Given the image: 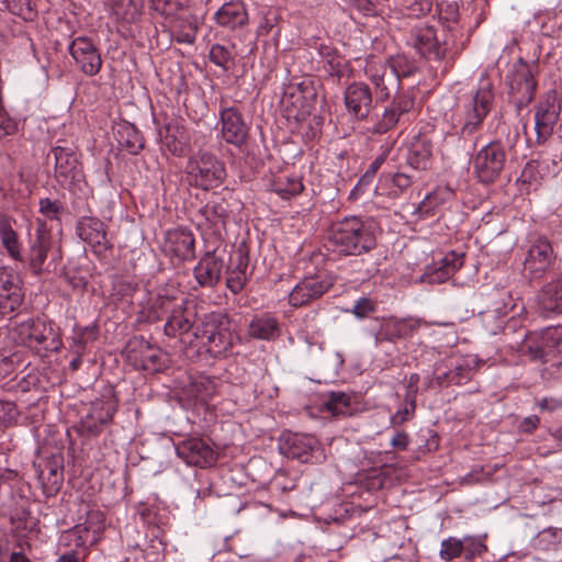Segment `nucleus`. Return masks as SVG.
Masks as SVG:
<instances>
[{
	"mask_svg": "<svg viewBox=\"0 0 562 562\" xmlns=\"http://www.w3.org/2000/svg\"><path fill=\"white\" fill-rule=\"evenodd\" d=\"M328 239L335 251L346 256H359L375 246L371 226L355 216L334 223Z\"/></svg>",
	"mask_w": 562,
	"mask_h": 562,
	"instance_id": "f257e3e1",
	"label": "nucleus"
},
{
	"mask_svg": "<svg viewBox=\"0 0 562 562\" xmlns=\"http://www.w3.org/2000/svg\"><path fill=\"white\" fill-rule=\"evenodd\" d=\"M405 58L392 56L385 63L370 60L366 67V75L374 86L376 97L380 101H386L392 92L401 87V77L407 72L402 69Z\"/></svg>",
	"mask_w": 562,
	"mask_h": 562,
	"instance_id": "f03ea898",
	"label": "nucleus"
},
{
	"mask_svg": "<svg viewBox=\"0 0 562 562\" xmlns=\"http://www.w3.org/2000/svg\"><path fill=\"white\" fill-rule=\"evenodd\" d=\"M538 72L539 65L537 61L526 63L522 58H519L514 64L508 76V86L509 95L518 110H521L533 100L537 90L536 76Z\"/></svg>",
	"mask_w": 562,
	"mask_h": 562,
	"instance_id": "7ed1b4c3",
	"label": "nucleus"
},
{
	"mask_svg": "<svg viewBox=\"0 0 562 562\" xmlns=\"http://www.w3.org/2000/svg\"><path fill=\"white\" fill-rule=\"evenodd\" d=\"M186 170L193 183L204 190L217 188L226 177L224 162L206 151L191 156Z\"/></svg>",
	"mask_w": 562,
	"mask_h": 562,
	"instance_id": "20e7f679",
	"label": "nucleus"
},
{
	"mask_svg": "<svg viewBox=\"0 0 562 562\" xmlns=\"http://www.w3.org/2000/svg\"><path fill=\"white\" fill-rule=\"evenodd\" d=\"M494 98L493 83L488 78H482L477 90L465 105L464 123L461 128L463 136L472 135L481 127L493 106Z\"/></svg>",
	"mask_w": 562,
	"mask_h": 562,
	"instance_id": "39448f33",
	"label": "nucleus"
},
{
	"mask_svg": "<svg viewBox=\"0 0 562 562\" xmlns=\"http://www.w3.org/2000/svg\"><path fill=\"white\" fill-rule=\"evenodd\" d=\"M507 153L499 140L483 146L473 157L472 166L475 177L482 183H492L501 175L506 162Z\"/></svg>",
	"mask_w": 562,
	"mask_h": 562,
	"instance_id": "423d86ee",
	"label": "nucleus"
},
{
	"mask_svg": "<svg viewBox=\"0 0 562 562\" xmlns=\"http://www.w3.org/2000/svg\"><path fill=\"white\" fill-rule=\"evenodd\" d=\"M12 338L22 346L34 351H59L60 341L55 329L44 322L21 324L12 333Z\"/></svg>",
	"mask_w": 562,
	"mask_h": 562,
	"instance_id": "0eeeda50",
	"label": "nucleus"
},
{
	"mask_svg": "<svg viewBox=\"0 0 562 562\" xmlns=\"http://www.w3.org/2000/svg\"><path fill=\"white\" fill-rule=\"evenodd\" d=\"M555 261V252L551 243L539 237L535 239L524 260V270L532 280L541 279L553 266Z\"/></svg>",
	"mask_w": 562,
	"mask_h": 562,
	"instance_id": "6e6552de",
	"label": "nucleus"
},
{
	"mask_svg": "<svg viewBox=\"0 0 562 562\" xmlns=\"http://www.w3.org/2000/svg\"><path fill=\"white\" fill-rule=\"evenodd\" d=\"M55 159V178L64 188H70L83 178L81 166L76 153L66 146L52 149Z\"/></svg>",
	"mask_w": 562,
	"mask_h": 562,
	"instance_id": "1a4fd4ad",
	"label": "nucleus"
},
{
	"mask_svg": "<svg viewBox=\"0 0 562 562\" xmlns=\"http://www.w3.org/2000/svg\"><path fill=\"white\" fill-rule=\"evenodd\" d=\"M69 54L86 76H95L102 67V58L93 42L85 36L76 37L69 45Z\"/></svg>",
	"mask_w": 562,
	"mask_h": 562,
	"instance_id": "9d476101",
	"label": "nucleus"
},
{
	"mask_svg": "<svg viewBox=\"0 0 562 562\" xmlns=\"http://www.w3.org/2000/svg\"><path fill=\"white\" fill-rule=\"evenodd\" d=\"M157 304L164 313L168 314L165 325V331L168 335L187 333L191 328L193 314L188 311L184 300L159 297Z\"/></svg>",
	"mask_w": 562,
	"mask_h": 562,
	"instance_id": "9b49d317",
	"label": "nucleus"
},
{
	"mask_svg": "<svg viewBox=\"0 0 562 562\" xmlns=\"http://www.w3.org/2000/svg\"><path fill=\"white\" fill-rule=\"evenodd\" d=\"M221 133L224 140L236 147L247 143L249 127L241 113L234 106L223 108L220 112Z\"/></svg>",
	"mask_w": 562,
	"mask_h": 562,
	"instance_id": "f8f14e48",
	"label": "nucleus"
},
{
	"mask_svg": "<svg viewBox=\"0 0 562 562\" xmlns=\"http://www.w3.org/2000/svg\"><path fill=\"white\" fill-rule=\"evenodd\" d=\"M22 301L19 276L5 267L0 268V321L13 313Z\"/></svg>",
	"mask_w": 562,
	"mask_h": 562,
	"instance_id": "ddd939ff",
	"label": "nucleus"
},
{
	"mask_svg": "<svg viewBox=\"0 0 562 562\" xmlns=\"http://www.w3.org/2000/svg\"><path fill=\"white\" fill-rule=\"evenodd\" d=\"M317 446V439L310 435L283 432L279 439L280 453L303 463L310 462Z\"/></svg>",
	"mask_w": 562,
	"mask_h": 562,
	"instance_id": "4468645a",
	"label": "nucleus"
},
{
	"mask_svg": "<svg viewBox=\"0 0 562 562\" xmlns=\"http://www.w3.org/2000/svg\"><path fill=\"white\" fill-rule=\"evenodd\" d=\"M176 452L186 463L205 468L215 461L213 449L200 438H190L176 447Z\"/></svg>",
	"mask_w": 562,
	"mask_h": 562,
	"instance_id": "2eb2a0df",
	"label": "nucleus"
},
{
	"mask_svg": "<svg viewBox=\"0 0 562 562\" xmlns=\"http://www.w3.org/2000/svg\"><path fill=\"white\" fill-rule=\"evenodd\" d=\"M36 232L31 240L29 249V265L35 274L43 271V265L47 258V252L52 247L50 229L45 225L44 220L36 218Z\"/></svg>",
	"mask_w": 562,
	"mask_h": 562,
	"instance_id": "dca6fc26",
	"label": "nucleus"
},
{
	"mask_svg": "<svg viewBox=\"0 0 562 562\" xmlns=\"http://www.w3.org/2000/svg\"><path fill=\"white\" fill-rule=\"evenodd\" d=\"M372 92L368 85L353 82L345 91V104L357 119H367L372 109Z\"/></svg>",
	"mask_w": 562,
	"mask_h": 562,
	"instance_id": "f3484780",
	"label": "nucleus"
},
{
	"mask_svg": "<svg viewBox=\"0 0 562 562\" xmlns=\"http://www.w3.org/2000/svg\"><path fill=\"white\" fill-rule=\"evenodd\" d=\"M333 285V282L326 278L311 277L302 280L290 293L289 302L293 306H302L308 302L321 297Z\"/></svg>",
	"mask_w": 562,
	"mask_h": 562,
	"instance_id": "a211bd4d",
	"label": "nucleus"
},
{
	"mask_svg": "<svg viewBox=\"0 0 562 562\" xmlns=\"http://www.w3.org/2000/svg\"><path fill=\"white\" fill-rule=\"evenodd\" d=\"M557 349L562 351V327H548L541 331L529 333L525 336L521 351H546Z\"/></svg>",
	"mask_w": 562,
	"mask_h": 562,
	"instance_id": "6ab92c4d",
	"label": "nucleus"
},
{
	"mask_svg": "<svg viewBox=\"0 0 562 562\" xmlns=\"http://www.w3.org/2000/svg\"><path fill=\"white\" fill-rule=\"evenodd\" d=\"M303 82L289 86L283 93L281 104L289 121L302 122L310 115V105L303 95Z\"/></svg>",
	"mask_w": 562,
	"mask_h": 562,
	"instance_id": "aec40b11",
	"label": "nucleus"
},
{
	"mask_svg": "<svg viewBox=\"0 0 562 562\" xmlns=\"http://www.w3.org/2000/svg\"><path fill=\"white\" fill-rule=\"evenodd\" d=\"M194 237L189 229L168 231L165 238L164 251L167 255L180 260H187L194 257Z\"/></svg>",
	"mask_w": 562,
	"mask_h": 562,
	"instance_id": "412c9836",
	"label": "nucleus"
},
{
	"mask_svg": "<svg viewBox=\"0 0 562 562\" xmlns=\"http://www.w3.org/2000/svg\"><path fill=\"white\" fill-rule=\"evenodd\" d=\"M162 145L175 156H186L190 151V135L188 130L177 121L169 122L160 132Z\"/></svg>",
	"mask_w": 562,
	"mask_h": 562,
	"instance_id": "4be33fe9",
	"label": "nucleus"
},
{
	"mask_svg": "<svg viewBox=\"0 0 562 562\" xmlns=\"http://www.w3.org/2000/svg\"><path fill=\"white\" fill-rule=\"evenodd\" d=\"M558 117L559 113L552 100L547 99L540 102L535 114V130L538 144H543L550 138Z\"/></svg>",
	"mask_w": 562,
	"mask_h": 562,
	"instance_id": "5701e85b",
	"label": "nucleus"
},
{
	"mask_svg": "<svg viewBox=\"0 0 562 562\" xmlns=\"http://www.w3.org/2000/svg\"><path fill=\"white\" fill-rule=\"evenodd\" d=\"M224 268L223 259L214 254H206L194 268V277L202 286H214L221 279Z\"/></svg>",
	"mask_w": 562,
	"mask_h": 562,
	"instance_id": "b1692460",
	"label": "nucleus"
},
{
	"mask_svg": "<svg viewBox=\"0 0 562 562\" xmlns=\"http://www.w3.org/2000/svg\"><path fill=\"white\" fill-rule=\"evenodd\" d=\"M539 313L543 317L562 313V279L546 284L538 297Z\"/></svg>",
	"mask_w": 562,
	"mask_h": 562,
	"instance_id": "393cba45",
	"label": "nucleus"
},
{
	"mask_svg": "<svg viewBox=\"0 0 562 562\" xmlns=\"http://www.w3.org/2000/svg\"><path fill=\"white\" fill-rule=\"evenodd\" d=\"M79 237L92 247L106 246L105 225L102 221L92 216H83L77 224Z\"/></svg>",
	"mask_w": 562,
	"mask_h": 562,
	"instance_id": "a878e982",
	"label": "nucleus"
},
{
	"mask_svg": "<svg viewBox=\"0 0 562 562\" xmlns=\"http://www.w3.org/2000/svg\"><path fill=\"white\" fill-rule=\"evenodd\" d=\"M412 43L417 52L425 57H441V48L436 37V31L431 26L414 30L412 33Z\"/></svg>",
	"mask_w": 562,
	"mask_h": 562,
	"instance_id": "bb28decb",
	"label": "nucleus"
},
{
	"mask_svg": "<svg viewBox=\"0 0 562 562\" xmlns=\"http://www.w3.org/2000/svg\"><path fill=\"white\" fill-rule=\"evenodd\" d=\"M431 156L430 140L422 136L414 137L408 147L407 164L414 169L427 170L431 165Z\"/></svg>",
	"mask_w": 562,
	"mask_h": 562,
	"instance_id": "cd10ccee",
	"label": "nucleus"
},
{
	"mask_svg": "<svg viewBox=\"0 0 562 562\" xmlns=\"http://www.w3.org/2000/svg\"><path fill=\"white\" fill-rule=\"evenodd\" d=\"M216 22L229 30L244 26L248 21L246 9L240 2H227L215 14Z\"/></svg>",
	"mask_w": 562,
	"mask_h": 562,
	"instance_id": "c85d7f7f",
	"label": "nucleus"
},
{
	"mask_svg": "<svg viewBox=\"0 0 562 562\" xmlns=\"http://www.w3.org/2000/svg\"><path fill=\"white\" fill-rule=\"evenodd\" d=\"M453 191L448 187H437L428 193L416 209L420 218L435 216L441 205L452 199Z\"/></svg>",
	"mask_w": 562,
	"mask_h": 562,
	"instance_id": "c756f323",
	"label": "nucleus"
},
{
	"mask_svg": "<svg viewBox=\"0 0 562 562\" xmlns=\"http://www.w3.org/2000/svg\"><path fill=\"white\" fill-rule=\"evenodd\" d=\"M480 364L477 355H467L454 364L453 370L438 376L440 383L447 380L449 383L461 384L463 380H470L475 368Z\"/></svg>",
	"mask_w": 562,
	"mask_h": 562,
	"instance_id": "7c9ffc66",
	"label": "nucleus"
},
{
	"mask_svg": "<svg viewBox=\"0 0 562 562\" xmlns=\"http://www.w3.org/2000/svg\"><path fill=\"white\" fill-rule=\"evenodd\" d=\"M111 12L123 22H136L142 15L144 0H106Z\"/></svg>",
	"mask_w": 562,
	"mask_h": 562,
	"instance_id": "2f4dec72",
	"label": "nucleus"
},
{
	"mask_svg": "<svg viewBox=\"0 0 562 562\" xmlns=\"http://www.w3.org/2000/svg\"><path fill=\"white\" fill-rule=\"evenodd\" d=\"M248 334L257 339H273L279 335V324L276 318L268 315L255 317L249 323Z\"/></svg>",
	"mask_w": 562,
	"mask_h": 562,
	"instance_id": "473e14b6",
	"label": "nucleus"
},
{
	"mask_svg": "<svg viewBox=\"0 0 562 562\" xmlns=\"http://www.w3.org/2000/svg\"><path fill=\"white\" fill-rule=\"evenodd\" d=\"M216 393L214 381L204 375L193 378L187 386L186 394L199 402L207 403Z\"/></svg>",
	"mask_w": 562,
	"mask_h": 562,
	"instance_id": "72a5a7b5",
	"label": "nucleus"
},
{
	"mask_svg": "<svg viewBox=\"0 0 562 562\" xmlns=\"http://www.w3.org/2000/svg\"><path fill=\"white\" fill-rule=\"evenodd\" d=\"M38 480L42 483L44 493L47 496L55 495L61 487L64 480L63 468L55 463H47L40 472Z\"/></svg>",
	"mask_w": 562,
	"mask_h": 562,
	"instance_id": "f704fd0d",
	"label": "nucleus"
},
{
	"mask_svg": "<svg viewBox=\"0 0 562 562\" xmlns=\"http://www.w3.org/2000/svg\"><path fill=\"white\" fill-rule=\"evenodd\" d=\"M381 189H386V194L396 198L412 184V178L403 172L394 175H382L380 179Z\"/></svg>",
	"mask_w": 562,
	"mask_h": 562,
	"instance_id": "c9c22d12",
	"label": "nucleus"
},
{
	"mask_svg": "<svg viewBox=\"0 0 562 562\" xmlns=\"http://www.w3.org/2000/svg\"><path fill=\"white\" fill-rule=\"evenodd\" d=\"M351 396L345 392H330L323 402L325 409L334 416H346L351 414Z\"/></svg>",
	"mask_w": 562,
	"mask_h": 562,
	"instance_id": "e433bc0d",
	"label": "nucleus"
},
{
	"mask_svg": "<svg viewBox=\"0 0 562 562\" xmlns=\"http://www.w3.org/2000/svg\"><path fill=\"white\" fill-rule=\"evenodd\" d=\"M0 237H1V243H2L3 247L7 249L8 254L13 259L21 260L22 255H21L18 235L13 231L11 225L5 221L0 222Z\"/></svg>",
	"mask_w": 562,
	"mask_h": 562,
	"instance_id": "4c0bfd02",
	"label": "nucleus"
},
{
	"mask_svg": "<svg viewBox=\"0 0 562 562\" xmlns=\"http://www.w3.org/2000/svg\"><path fill=\"white\" fill-rule=\"evenodd\" d=\"M407 333V324L401 319L385 321L375 336L376 341L394 340L401 338Z\"/></svg>",
	"mask_w": 562,
	"mask_h": 562,
	"instance_id": "58836bf2",
	"label": "nucleus"
},
{
	"mask_svg": "<svg viewBox=\"0 0 562 562\" xmlns=\"http://www.w3.org/2000/svg\"><path fill=\"white\" fill-rule=\"evenodd\" d=\"M171 30L178 43L192 44L196 37L198 26L189 20L177 19L172 21Z\"/></svg>",
	"mask_w": 562,
	"mask_h": 562,
	"instance_id": "ea45409f",
	"label": "nucleus"
},
{
	"mask_svg": "<svg viewBox=\"0 0 562 562\" xmlns=\"http://www.w3.org/2000/svg\"><path fill=\"white\" fill-rule=\"evenodd\" d=\"M272 190L282 199H290L302 192L303 184L297 178L279 177L272 183Z\"/></svg>",
	"mask_w": 562,
	"mask_h": 562,
	"instance_id": "a19ab883",
	"label": "nucleus"
},
{
	"mask_svg": "<svg viewBox=\"0 0 562 562\" xmlns=\"http://www.w3.org/2000/svg\"><path fill=\"white\" fill-rule=\"evenodd\" d=\"M38 206V212L41 216H38L37 218L44 220L46 226L47 221L58 223L60 222V215L64 212V206L60 201L44 198L40 200Z\"/></svg>",
	"mask_w": 562,
	"mask_h": 562,
	"instance_id": "79ce46f5",
	"label": "nucleus"
},
{
	"mask_svg": "<svg viewBox=\"0 0 562 562\" xmlns=\"http://www.w3.org/2000/svg\"><path fill=\"white\" fill-rule=\"evenodd\" d=\"M3 7L12 14L23 20H33L35 11L32 8L31 0H1Z\"/></svg>",
	"mask_w": 562,
	"mask_h": 562,
	"instance_id": "37998d69",
	"label": "nucleus"
},
{
	"mask_svg": "<svg viewBox=\"0 0 562 562\" xmlns=\"http://www.w3.org/2000/svg\"><path fill=\"white\" fill-rule=\"evenodd\" d=\"M150 8L166 18H175L182 4L179 0H150Z\"/></svg>",
	"mask_w": 562,
	"mask_h": 562,
	"instance_id": "c03bdc74",
	"label": "nucleus"
},
{
	"mask_svg": "<svg viewBox=\"0 0 562 562\" xmlns=\"http://www.w3.org/2000/svg\"><path fill=\"white\" fill-rule=\"evenodd\" d=\"M400 120V116L390 108L385 109L382 117L370 128L372 133L383 134L393 128Z\"/></svg>",
	"mask_w": 562,
	"mask_h": 562,
	"instance_id": "a18cd8bd",
	"label": "nucleus"
},
{
	"mask_svg": "<svg viewBox=\"0 0 562 562\" xmlns=\"http://www.w3.org/2000/svg\"><path fill=\"white\" fill-rule=\"evenodd\" d=\"M125 133L127 138L121 140L122 146H124L131 154L137 155L144 148L143 138L133 126L125 127Z\"/></svg>",
	"mask_w": 562,
	"mask_h": 562,
	"instance_id": "49530a36",
	"label": "nucleus"
},
{
	"mask_svg": "<svg viewBox=\"0 0 562 562\" xmlns=\"http://www.w3.org/2000/svg\"><path fill=\"white\" fill-rule=\"evenodd\" d=\"M464 548L462 541L456 538H449L441 542L440 557L445 560H452L459 557Z\"/></svg>",
	"mask_w": 562,
	"mask_h": 562,
	"instance_id": "de8ad7c7",
	"label": "nucleus"
},
{
	"mask_svg": "<svg viewBox=\"0 0 562 562\" xmlns=\"http://www.w3.org/2000/svg\"><path fill=\"white\" fill-rule=\"evenodd\" d=\"M168 353H146L144 362V371L156 373L162 371L167 367Z\"/></svg>",
	"mask_w": 562,
	"mask_h": 562,
	"instance_id": "09e8293b",
	"label": "nucleus"
},
{
	"mask_svg": "<svg viewBox=\"0 0 562 562\" xmlns=\"http://www.w3.org/2000/svg\"><path fill=\"white\" fill-rule=\"evenodd\" d=\"M75 533L82 536V544L86 547L87 544H94L99 539V533L101 531L100 527L91 528L88 522L78 524L74 527Z\"/></svg>",
	"mask_w": 562,
	"mask_h": 562,
	"instance_id": "8fccbe9b",
	"label": "nucleus"
},
{
	"mask_svg": "<svg viewBox=\"0 0 562 562\" xmlns=\"http://www.w3.org/2000/svg\"><path fill=\"white\" fill-rule=\"evenodd\" d=\"M232 58L233 57H232L231 52L223 45L215 44L211 47L210 59L215 65H217L224 69H227L228 64L232 60Z\"/></svg>",
	"mask_w": 562,
	"mask_h": 562,
	"instance_id": "3c124183",
	"label": "nucleus"
},
{
	"mask_svg": "<svg viewBox=\"0 0 562 562\" xmlns=\"http://www.w3.org/2000/svg\"><path fill=\"white\" fill-rule=\"evenodd\" d=\"M463 254L451 251L442 257L437 265L445 270L448 269V273H456L463 266Z\"/></svg>",
	"mask_w": 562,
	"mask_h": 562,
	"instance_id": "603ef678",
	"label": "nucleus"
},
{
	"mask_svg": "<svg viewBox=\"0 0 562 562\" xmlns=\"http://www.w3.org/2000/svg\"><path fill=\"white\" fill-rule=\"evenodd\" d=\"M203 212L206 220L213 225L224 223L225 217L227 216L226 209L222 203L206 204Z\"/></svg>",
	"mask_w": 562,
	"mask_h": 562,
	"instance_id": "864d4df0",
	"label": "nucleus"
},
{
	"mask_svg": "<svg viewBox=\"0 0 562 562\" xmlns=\"http://www.w3.org/2000/svg\"><path fill=\"white\" fill-rule=\"evenodd\" d=\"M393 142L385 144V146L382 147V153L371 162L367 171L364 172L362 180H366L368 178L373 177L376 171L381 168V166L386 160L387 156L391 154L393 149Z\"/></svg>",
	"mask_w": 562,
	"mask_h": 562,
	"instance_id": "5fc2aeb1",
	"label": "nucleus"
},
{
	"mask_svg": "<svg viewBox=\"0 0 562 562\" xmlns=\"http://www.w3.org/2000/svg\"><path fill=\"white\" fill-rule=\"evenodd\" d=\"M414 106V100L407 94H400L393 99V102L390 106L398 116L404 113L409 112Z\"/></svg>",
	"mask_w": 562,
	"mask_h": 562,
	"instance_id": "6e6d98bb",
	"label": "nucleus"
},
{
	"mask_svg": "<svg viewBox=\"0 0 562 562\" xmlns=\"http://www.w3.org/2000/svg\"><path fill=\"white\" fill-rule=\"evenodd\" d=\"M246 280V273L231 270L228 271L226 285L233 293L237 294L244 289Z\"/></svg>",
	"mask_w": 562,
	"mask_h": 562,
	"instance_id": "4d7b16f0",
	"label": "nucleus"
},
{
	"mask_svg": "<svg viewBox=\"0 0 562 562\" xmlns=\"http://www.w3.org/2000/svg\"><path fill=\"white\" fill-rule=\"evenodd\" d=\"M375 307H376V304L375 302H373L372 300L368 299V297H361L360 300H358L352 308V313L357 316V317H366L368 316L370 313H373L375 311Z\"/></svg>",
	"mask_w": 562,
	"mask_h": 562,
	"instance_id": "13d9d810",
	"label": "nucleus"
},
{
	"mask_svg": "<svg viewBox=\"0 0 562 562\" xmlns=\"http://www.w3.org/2000/svg\"><path fill=\"white\" fill-rule=\"evenodd\" d=\"M454 273H448V269L445 270L439 265L435 263L429 272H427L426 278L429 283H442L450 279Z\"/></svg>",
	"mask_w": 562,
	"mask_h": 562,
	"instance_id": "bf43d9fd",
	"label": "nucleus"
},
{
	"mask_svg": "<svg viewBox=\"0 0 562 562\" xmlns=\"http://www.w3.org/2000/svg\"><path fill=\"white\" fill-rule=\"evenodd\" d=\"M123 361L131 366L134 370L144 371V362L146 353H121Z\"/></svg>",
	"mask_w": 562,
	"mask_h": 562,
	"instance_id": "052dcab7",
	"label": "nucleus"
},
{
	"mask_svg": "<svg viewBox=\"0 0 562 562\" xmlns=\"http://www.w3.org/2000/svg\"><path fill=\"white\" fill-rule=\"evenodd\" d=\"M60 541L64 546L75 548H85L82 544V536L75 533V529L71 528L61 535Z\"/></svg>",
	"mask_w": 562,
	"mask_h": 562,
	"instance_id": "680f3d73",
	"label": "nucleus"
},
{
	"mask_svg": "<svg viewBox=\"0 0 562 562\" xmlns=\"http://www.w3.org/2000/svg\"><path fill=\"white\" fill-rule=\"evenodd\" d=\"M14 411V403L0 401V427L13 417Z\"/></svg>",
	"mask_w": 562,
	"mask_h": 562,
	"instance_id": "e2e57ef3",
	"label": "nucleus"
},
{
	"mask_svg": "<svg viewBox=\"0 0 562 562\" xmlns=\"http://www.w3.org/2000/svg\"><path fill=\"white\" fill-rule=\"evenodd\" d=\"M539 422L540 419L538 416H528L520 423L519 429L522 432H531L538 427Z\"/></svg>",
	"mask_w": 562,
	"mask_h": 562,
	"instance_id": "0e129e2a",
	"label": "nucleus"
},
{
	"mask_svg": "<svg viewBox=\"0 0 562 562\" xmlns=\"http://www.w3.org/2000/svg\"><path fill=\"white\" fill-rule=\"evenodd\" d=\"M539 407L542 411H555L562 408V400L544 397L539 402Z\"/></svg>",
	"mask_w": 562,
	"mask_h": 562,
	"instance_id": "69168bd1",
	"label": "nucleus"
},
{
	"mask_svg": "<svg viewBox=\"0 0 562 562\" xmlns=\"http://www.w3.org/2000/svg\"><path fill=\"white\" fill-rule=\"evenodd\" d=\"M408 435L403 431L396 432L391 440L392 446L398 450H405L408 446Z\"/></svg>",
	"mask_w": 562,
	"mask_h": 562,
	"instance_id": "338daca9",
	"label": "nucleus"
},
{
	"mask_svg": "<svg viewBox=\"0 0 562 562\" xmlns=\"http://www.w3.org/2000/svg\"><path fill=\"white\" fill-rule=\"evenodd\" d=\"M83 557L80 555V552H78L75 549H71L70 551L59 555L56 562H82Z\"/></svg>",
	"mask_w": 562,
	"mask_h": 562,
	"instance_id": "774afa93",
	"label": "nucleus"
}]
</instances>
